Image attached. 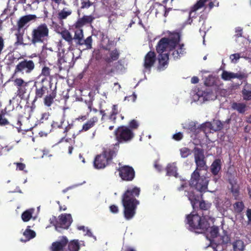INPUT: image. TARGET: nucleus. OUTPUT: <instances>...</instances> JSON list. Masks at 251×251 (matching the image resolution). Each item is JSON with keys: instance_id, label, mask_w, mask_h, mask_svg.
Masks as SVG:
<instances>
[{"instance_id": "60", "label": "nucleus", "mask_w": 251, "mask_h": 251, "mask_svg": "<svg viewBox=\"0 0 251 251\" xmlns=\"http://www.w3.org/2000/svg\"><path fill=\"white\" fill-rule=\"evenodd\" d=\"M74 125L73 124H68V126H65L64 129L63 133L65 134V136H66L67 132L73 128Z\"/></svg>"}, {"instance_id": "64", "label": "nucleus", "mask_w": 251, "mask_h": 251, "mask_svg": "<svg viewBox=\"0 0 251 251\" xmlns=\"http://www.w3.org/2000/svg\"><path fill=\"white\" fill-rule=\"evenodd\" d=\"M93 103L92 101H89L88 103V108L89 109L90 111H93L94 112L96 113L98 112V110L96 108H92Z\"/></svg>"}, {"instance_id": "37", "label": "nucleus", "mask_w": 251, "mask_h": 251, "mask_svg": "<svg viewBox=\"0 0 251 251\" xmlns=\"http://www.w3.org/2000/svg\"><path fill=\"white\" fill-rule=\"evenodd\" d=\"M50 72L51 69L49 67L45 66L42 69L40 76H44L45 77L44 78H45L46 80L47 77H50Z\"/></svg>"}, {"instance_id": "11", "label": "nucleus", "mask_w": 251, "mask_h": 251, "mask_svg": "<svg viewBox=\"0 0 251 251\" xmlns=\"http://www.w3.org/2000/svg\"><path fill=\"white\" fill-rule=\"evenodd\" d=\"M119 176L122 180L131 181L135 176V172L132 167L128 165H123L118 169Z\"/></svg>"}, {"instance_id": "46", "label": "nucleus", "mask_w": 251, "mask_h": 251, "mask_svg": "<svg viewBox=\"0 0 251 251\" xmlns=\"http://www.w3.org/2000/svg\"><path fill=\"white\" fill-rule=\"evenodd\" d=\"M14 84L17 87V88H18L25 85H26L27 83L25 82L22 78H17L14 80Z\"/></svg>"}, {"instance_id": "33", "label": "nucleus", "mask_w": 251, "mask_h": 251, "mask_svg": "<svg viewBox=\"0 0 251 251\" xmlns=\"http://www.w3.org/2000/svg\"><path fill=\"white\" fill-rule=\"evenodd\" d=\"M118 114V105L117 104H114L112 107V110L108 116V119L112 121L114 124H115L116 123V116Z\"/></svg>"}, {"instance_id": "22", "label": "nucleus", "mask_w": 251, "mask_h": 251, "mask_svg": "<svg viewBox=\"0 0 251 251\" xmlns=\"http://www.w3.org/2000/svg\"><path fill=\"white\" fill-rule=\"evenodd\" d=\"M36 18V16L35 15H28L21 17L17 22L18 30H20L29 21L35 20Z\"/></svg>"}, {"instance_id": "44", "label": "nucleus", "mask_w": 251, "mask_h": 251, "mask_svg": "<svg viewBox=\"0 0 251 251\" xmlns=\"http://www.w3.org/2000/svg\"><path fill=\"white\" fill-rule=\"evenodd\" d=\"M215 83V77L212 75H209L206 78L204 84L207 86H213Z\"/></svg>"}, {"instance_id": "1", "label": "nucleus", "mask_w": 251, "mask_h": 251, "mask_svg": "<svg viewBox=\"0 0 251 251\" xmlns=\"http://www.w3.org/2000/svg\"><path fill=\"white\" fill-rule=\"evenodd\" d=\"M199 208L202 212V216L197 213L191 212L186 216V223L189 225L190 229L197 233L206 231L210 226V223L213 224L215 218L211 214L210 209L212 203L201 200L198 201Z\"/></svg>"}, {"instance_id": "31", "label": "nucleus", "mask_w": 251, "mask_h": 251, "mask_svg": "<svg viewBox=\"0 0 251 251\" xmlns=\"http://www.w3.org/2000/svg\"><path fill=\"white\" fill-rule=\"evenodd\" d=\"M34 208H29L24 211L21 215V218L23 222H27L32 218V215L34 212Z\"/></svg>"}, {"instance_id": "4", "label": "nucleus", "mask_w": 251, "mask_h": 251, "mask_svg": "<svg viewBox=\"0 0 251 251\" xmlns=\"http://www.w3.org/2000/svg\"><path fill=\"white\" fill-rule=\"evenodd\" d=\"M49 37V29L45 23L41 24L34 28L31 32L30 45L36 46L38 44H45Z\"/></svg>"}, {"instance_id": "29", "label": "nucleus", "mask_w": 251, "mask_h": 251, "mask_svg": "<svg viewBox=\"0 0 251 251\" xmlns=\"http://www.w3.org/2000/svg\"><path fill=\"white\" fill-rule=\"evenodd\" d=\"M242 96L244 100H251V84L246 83L242 91Z\"/></svg>"}, {"instance_id": "52", "label": "nucleus", "mask_w": 251, "mask_h": 251, "mask_svg": "<svg viewBox=\"0 0 251 251\" xmlns=\"http://www.w3.org/2000/svg\"><path fill=\"white\" fill-rule=\"evenodd\" d=\"M9 122L7 120V119L4 118L2 114H0V126H4L6 125H9Z\"/></svg>"}, {"instance_id": "17", "label": "nucleus", "mask_w": 251, "mask_h": 251, "mask_svg": "<svg viewBox=\"0 0 251 251\" xmlns=\"http://www.w3.org/2000/svg\"><path fill=\"white\" fill-rule=\"evenodd\" d=\"M109 162L106 156L102 152L96 156L94 161V166L98 169H103L108 164Z\"/></svg>"}, {"instance_id": "13", "label": "nucleus", "mask_w": 251, "mask_h": 251, "mask_svg": "<svg viewBox=\"0 0 251 251\" xmlns=\"http://www.w3.org/2000/svg\"><path fill=\"white\" fill-rule=\"evenodd\" d=\"M45 80V78H42L41 84L39 86L34 85L35 89V97L32 101V105L38 100L41 99L45 95L49 92L48 87L44 85L43 82Z\"/></svg>"}, {"instance_id": "48", "label": "nucleus", "mask_w": 251, "mask_h": 251, "mask_svg": "<svg viewBox=\"0 0 251 251\" xmlns=\"http://www.w3.org/2000/svg\"><path fill=\"white\" fill-rule=\"evenodd\" d=\"M81 9L88 8L92 5V2L90 0H80Z\"/></svg>"}, {"instance_id": "12", "label": "nucleus", "mask_w": 251, "mask_h": 251, "mask_svg": "<svg viewBox=\"0 0 251 251\" xmlns=\"http://www.w3.org/2000/svg\"><path fill=\"white\" fill-rule=\"evenodd\" d=\"M224 124L219 120H214L212 123L206 122L201 125V129L205 132L206 129L213 130L215 131L221 130L223 128Z\"/></svg>"}, {"instance_id": "56", "label": "nucleus", "mask_w": 251, "mask_h": 251, "mask_svg": "<svg viewBox=\"0 0 251 251\" xmlns=\"http://www.w3.org/2000/svg\"><path fill=\"white\" fill-rule=\"evenodd\" d=\"M188 189V185H187V183L185 182V183H183L182 184H181L180 185V186L178 187L177 188V190L178 191H183L185 189Z\"/></svg>"}, {"instance_id": "39", "label": "nucleus", "mask_w": 251, "mask_h": 251, "mask_svg": "<svg viewBox=\"0 0 251 251\" xmlns=\"http://www.w3.org/2000/svg\"><path fill=\"white\" fill-rule=\"evenodd\" d=\"M234 210L235 212L240 213H241L244 208V204L242 201L236 202L233 204Z\"/></svg>"}, {"instance_id": "7", "label": "nucleus", "mask_w": 251, "mask_h": 251, "mask_svg": "<svg viewBox=\"0 0 251 251\" xmlns=\"http://www.w3.org/2000/svg\"><path fill=\"white\" fill-rule=\"evenodd\" d=\"M35 67V63L33 60L24 58L16 66L14 74L28 75L33 71Z\"/></svg>"}, {"instance_id": "3", "label": "nucleus", "mask_w": 251, "mask_h": 251, "mask_svg": "<svg viewBox=\"0 0 251 251\" xmlns=\"http://www.w3.org/2000/svg\"><path fill=\"white\" fill-rule=\"evenodd\" d=\"M180 35L178 32H173L170 34L168 37L162 38L156 46V50L158 53H163V52L173 50L179 43Z\"/></svg>"}, {"instance_id": "23", "label": "nucleus", "mask_w": 251, "mask_h": 251, "mask_svg": "<svg viewBox=\"0 0 251 251\" xmlns=\"http://www.w3.org/2000/svg\"><path fill=\"white\" fill-rule=\"evenodd\" d=\"M119 148V146H116L115 144L113 147L104 150L102 153L106 156L108 160L110 161L113 157L116 155Z\"/></svg>"}, {"instance_id": "27", "label": "nucleus", "mask_w": 251, "mask_h": 251, "mask_svg": "<svg viewBox=\"0 0 251 251\" xmlns=\"http://www.w3.org/2000/svg\"><path fill=\"white\" fill-rule=\"evenodd\" d=\"M30 226H27L26 229L23 233V235L25 236V239H21V241L26 242L30 239L34 238L36 236L35 232L30 229Z\"/></svg>"}, {"instance_id": "6", "label": "nucleus", "mask_w": 251, "mask_h": 251, "mask_svg": "<svg viewBox=\"0 0 251 251\" xmlns=\"http://www.w3.org/2000/svg\"><path fill=\"white\" fill-rule=\"evenodd\" d=\"M190 185L201 193L207 191L208 181L204 176H200V173L195 170L191 174Z\"/></svg>"}, {"instance_id": "26", "label": "nucleus", "mask_w": 251, "mask_h": 251, "mask_svg": "<svg viewBox=\"0 0 251 251\" xmlns=\"http://www.w3.org/2000/svg\"><path fill=\"white\" fill-rule=\"evenodd\" d=\"M72 14V10L67 7H64L61 10L59 11L57 14L58 19L62 21L63 20L66 19L67 17L70 16Z\"/></svg>"}, {"instance_id": "19", "label": "nucleus", "mask_w": 251, "mask_h": 251, "mask_svg": "<svg viewBox=\"0 0 251 251\" xmlns=\"http://www.w3.org/2000/svg\"><path fill=\"white\" fill-rule=\"evenodd\" d=\"M184 195L188 198V200L190 201L191 205L194 209L196 205L198 203L199 201V196L196 195L193 190L191 188L185 190Z\"/></svg>"}, {"instance_id": "61", "label": "nucleus", "mask_w": 251, "mask_h": 251, "mask_svg": "<svg viewBox=\"0 0 251 251\" xmlns=\"http://www.w3.org/2000/svg\"><path fill=\"white\" fill-rule=\"evenodd\" d=\"M4 47V42L2 37L0 36V55L2 53V51Z\"/></svg>"}, {"instance_id": "42", "label": "nucleus", "mask_w": 251, "mask_h": 251, "mask_svg": "<svg viewBox=\"0 0 251 251\" xmlns=\"http://www.w3.org/2000/svg\"><path fill=\"white\" fill-rule=\"evenodd\" d=\"M231 192L235 200H238L239 196V188L238 186L232 185Z\"/></svg>"}, {"instance_id": "2", "label": "nucleus", "mask_w": 251, "mask_h": 251, "mask_svg": "<svg viewBox=\"0 0 251 251\" xmlns=\"http://www.w3.org/2000/svg\"><path fill=\"white\" fill-rule=\"evenodd\" d=\"M140 188L134 186L128 188L122 196V202L124 207V216L127 220L132 219L135 214L139 201L137 200L140 193Z\"/></svg>"}, {"instance_id": "32", "label": "nucleus", "mask_w": 251, "mask_h": 251, "mask_svg": "<svg viewBox=\"0 0 251 251\" xmlns=\"http://www.w3.org/2000/svg\"><path fill=\"white\" fill-rule=\"evenodd\" d=\"M231 107L232 109L241 114H244L247 110V106L244 103L233 102Z\"/></svg>"}, {"instance_id": "59", "label": "nucleus", "mask_w": 251, "mask_h": 251, "mask_svg": "<svg viewBox=\"0 0 251 251\" xmlns=\"http://www.w3.org/2000/svg\"><path fill=\"white\" fill-rule=\"evenodd\" d=\"M240 55L239 53H234L230 55V59L231 60L232 62H234V60L236 61L240 58ZM234 62V63H235Z\"/></svg>"}, {"instance_id": "20", "label": "nucleus", "mask_w": 251, "mask_h": 251, "mask_svg": "<svg viewBox=\"0 0 251 251\" xmlns=\"http://www.w3.org/2000/svg\"><path fill=\"white\" fill-rule=\"evenodd\" d=\"M57 92L55 89L51 90L48 93L43 99L44 105L47 107H50L54 102V100L56 98Z\"/></svg>"}, {"instance_id": "49", "label": "nucleus", "mask_w": 251, "mask_h": 251, "mask_svg": "<svg viewBox=\"0 0 251 251\" xmlns=\"http://www.w3.org/2000/svg\"><path fill=\"white\" fill-rule=\"evenodd\" d=\"M127 127H129L132 131L134 129H136L139 127V124L138 122L133 119L130 121L128 124V126H127Z\"/></svg>"}, {"instance_id": "63", "label": "nucleus", "mask_w": 251, "mask_h": 251, "mask_svg": "<svg viewBox=\"0 0 251 251\" xmlns=\"http://www.w3.org/2000/svg\"><path fill=\"white\" fill-rule=\"evenodd\" d=\"M52 2H54L57 5H59L61 3H62L64 5H67V2L65 0H50Z\"/></svg>"}, {"instance_id": "24", "label": "nucleus", "mask_w": 251, "mask_h": 251, "mask_svg": "<svg viewBox=\"0 0 251 251\" xmlns=\"http://www.w3.org/2000/svg\"><path fill=\"white\" fill-rule=\"evenodd\" d=\"M172 55L175 60L180 59L181 56L186 53L185 48L183 44H179L178 48L172 50Z\"/></svg>"}, {"instance_id": "38", "label": "nucleus", "mask_w": 251, "mask_h": 251, "mask_svg": "<svg viewBox=\"0 0 251 251\" xmlns=\"http://www.w3.org/2000/svg\"><path fill=\"white\" fill-rule=\"evenodd\" d=\"M16 36V41L15 42L14 45L15 46H19L20 45L25 46L26 44H25L23 42V34L20 32L15 34Z\"/></svg>"}, {"instance_id": "47", "label": "nucleus", "mask_w": 251, "mask_h": 251, "mask_svg": "<svg viewBox=\"0 0 251 251\" xmlns=\"http://www.w3.org/2000/svg\"><path fill=\"white\" fill-rule=\"evenodd\" d=\"M26 85H25L23 86L17 88V95L20 98H22L24 94L26 93V89L25 86Z\"/></svg>"}, {"instance_id": "5", "label": "nucleus", "mask_w": 251, "mask_h": 251, "mask_svg": "<svg viewBox=\"0 0 251 251\" xmlns=\"http://www.w3.org/2000/svg\"><path fill=\"white\" fill-rule=\"evenodd\" d=\"M115 139L117 141L116 146L120 144L127 143L130 142L134 137L135 134L129 127L125 126H121L117 128L114 131Z\"/></svg>"}, {"instance_id": "25", "label": "nucleus", "mask_w": 251, "mask_h": 251, "mask_svg": "<svg viewBox=\"0 0 251 251\" xmlns=\"http://www.w3.org/2000/svg\"><path fill=\"white\" fill-rule=\"evenodd\" d=\"M98 120L99 119L97 116H93L83 125L81 131H88L95 126V125L98 122Z\"/></svg>"}, {"instance_id": "21", "label": "nucleus", "mask_w": 251, "mask_h": 251, "mask_svg": "<svg viewBox=\"0 0 251 251\" xmlns=\"http://www.w3.org/2000/svg\"><path fill=\"white\" fill-rule=\"evenodd\" d=\"M95 18L92 15H84L82 18H79L75 23L76 27L80 28L85 25L91 24Z\"/></svg>"}, {"instance_id": "41", "label": "nucleus", "mask_w": 251, "mask_h": 251, "mask_svg": "<svg viewBox=\"0 0 251 251\" xmlns=\"http://www.w3.org/2000/svg\"><path fill=\"white\" fill-rule=\"evenodd\" d=\"M179 151L181 157L182 158L187 157L192 153V151L190 150V149L186 147L181 148Z\"/></svg>"}, {"instance_id": "30", "label": "nucleus", "mask_w": 251, "mask_h": 251, "mask_svg": "<svg viewBox=\"0 0 251 251\" xmlns=\"http://www.w3.org/2000/svg\"><path fill=\"white\" fill-rule=\"evenodd\" d=\"M177 170V167L174 164H168L166 168L167 176L177 177L178 174Z\"/></svg>"}, {"instance_id": "28", "label": "nucleus", "mask_w": 251, "mask_h": 251, "mask_svg": "<svg viewBox=\"0 0 251 251\" xmlns=\"http://www.w3.org/2000/svg\"><path fill=\"white\" fill-rule=\"evenodd\" d=\"M221 169V161L219 159H215L212 163L210 167V170L211 173L216 176L218 174L219 172Z\"/></svg>"}, {"instance_id": "34", "label": "nucleus", "mask_w": 251, "mask_h": 251, "mask_svg": "<svg viewBox=\"0 0 251 251\" xmlns=\"http://www.w3.org/2000/svg\"><path fill=\"white\" fill-rule=\"evenodd\" d=\"M69 251H79L80 245L78 240H72L68 245Z\"/></svg>"}, {"instance_id": "14", "label": "nucleus", "mask_w": 251, "mask_h": 251, "mask_svg": "<svg viewBox=\"0 0 251 251\" xmlns=\"http://www.w3.org/2000/svg\"><path fill=\"white\" fill-rule=\"evenodd\" d=\"M208 0H199L196 3L191 7L189 14V17L187 21L184 23V25H191L193 22L192 18L195 17V14L193 15V13L197 10L201 8L204 6L205 2Z\"/></svg>"}, {"instance_id": "54", "label": "nucleus", "mask_w": 251, "mask_h": 251, "mask_svg": "<svg viewBox=\"0 0 251 251\" xmlns=\"http://www.w3.org/2000/svg\"><path fill=\"white\" fill-rule=\"evenodd\" d=\"M16 165V169L20 171H24L25 168V165L23 163L15 162L14 163Z\"/></svg>"}, {"instance_id": "51", "label": "nucleus", "mask_w": 251, "mask_h": 251, "mask_svg": "<svg viewBox=\"0 0 251 251\" xmlns=\"http://www.w3.org/2000/svg\"><path fill=\"white\" fill-rule=\"evenodd\" d=\"M16 57H15L14 54L12 53H9L8 55V59L7 62V65L8 66L12 65L15 62L16 60Z\"/></svg>"}, {"instance_id": "50", "label": "nucleus", "mask_w": 251, "mask_h": 251, "mask_svg": "<svg viewBox=\"0 0 251 251\" xmlns=\"http://www.w3.org/2000/svg\"><path fill=\"white\" fill-rule=\"evenodd\" d=\"M64 120L62 119L60 122L53 121L51 126L53 128H63V124L64 123Z\"/></svg>"}, {"instance_id": "45", "label": "nucleus", "mask_w": 251, "mask_h": 251, "mask_svg": "<svg viewBox=\"0 0 251 251\" xmlns=\"http://www.w3.org/2000/svg\"><path fill=\"white\" fill-rule=\"evenodd\" d=\"M219 229L218 226H212L210 230V237L212 238L217 237L219 234Z\"/></svg>"}, {"instance_id": "18", "label": "nucleus", "mask_w": 251, "mask_h": 251, "mask_svg": "<svg viewBox=\"0 0 251 251\" xmlns=\"http://www.w3.org/2000/svg\"><path fill=\"white\" fill-rule=\"evenodd\" d=\"M169 54L168 53H159L158 69L159 70H164L169 64Z\"/></svg>"}, {"instance_id": "35", "label": "nucleus", "mask_w": 251, "mask_h": 251, "mask_svg": "<svg viewBox=\"0 0 251 251\" xmlns=\"http://www.w3.org/2000/svg\"><path fill=\"white\" fill-rule=\"evenodd\" d=\"M62 38L67 41L69 45H71L73 43V38L68 30L65 29L64 31L60 34Z\"/></svg>"}, {"instance_id": "15", "label": "nucleus", "mask_w": 251, "mask_h": 251, "mask_svg": "<svg viewBox=\"0 0 251 251\" xmlns=\"http://www.w3.org/2000/svg\"><path fill=\"white\" fill-rule=\"evenodd\" d=\"M156 59V54L153 51H149L144 57V67L145 69L150 71L154 65Z\"/></svg>"}, {"instance_id": "9", "label": "nucleus", "mask_w": 251, "mask_h": 251, "mask_svg": "<svg viewBox=\"0 0 251 251\" xmlns=\"http://www.w3.org/2000/svg\"><path fill=\"white\" fill-rule=\"evenodd\" d=\"M195 162L196 165L195 170L199 172L201 170H206L207 168L206 160L204 155V150L201 148L195 147L193 150Z\"/></svg>"}, {"instance_id": "57", "label": "nucleus", "mask_w": 251, "mask_h": 251, "mask_svg": "<svg viewBox=\"0 0 251 251\" xmlns=\"http://www.w3.org/2000/svg\"><path fill=\"white\" fill-rule=\"evenodd\" d=\"M246 77L244 74L242 73H234L233 78H237L240 80L243 79Z\"/></svg>"}, {"instance_id": "8", "label": "nucleus", "mask_w": 251, "mask_h": 251, "mask_svg": "<svg viewBox=\"0 0 251 251\" xmlns=\"http://www.w3.org/2000/svg\"><path fill=\"white\" fill-rule=\"evenodd\" d=\"M50 223L58 228L68 229L73 222L72 216L70 214H62L57 219L55 216L50 219Z\"/></svg>"}, {"instance_id": "62", "label": "nucleus", "mask_w": 251, "mask_h": 251, "mask_svg": "<svg viewBox=\"0 0 251 251\" xmlns=\"http://www.w3.org/2000/svg\"><path fill=\"white\" fill-rule=\"evenodd\" d=\"M66 28L59 25L56 26L55 31L59 34H61Z\"/></svg>"}, {"instance_id": "36", "label": "nucleus", "mask_w": 251, "mask_h": 251, "mask_svg": "<svg viewBox=\"0 0 251 251\" xmlns=\"http://www.w3.org/2000/svg\"><path fill=\"white\" fill-rule=\"evenodd\" d=\"M233 247L234 251H243L245 246L242 240H237L233 243Z\"/></svg>"}, {"instance_id": "53", "label": "nucleus", "mask_w": 251, "mask_h": 251, "mask_svg": "<svg viewBox=\"0 0 251 251\" xmlns=\"http://www.w3.org/2000/svg\"><path fill=\"white\" fill-rule=\"evenodd\" d=\"M183 138V135L182 132H179L176 133L173 136V139L175 141H180Z\"/></svg>"}, {"instance_id": "55", "label": "nucleus", "mask_w": 251, "mask_h": 251, "mask_svg": "<svg viewBox=\"0 0 251 251\" xmlns=\"http://www.w3.org/2000/svg\"><path fill=\"white\" fill-rule=\"evenodd\" d=\"M109 209L110 212L114 214H117L119 211L118 207L115 204L110 205L109 206Z\"/></svg>"}, {"instance_id": "40", "label": "nucleus", "mask_w": 251, "mask_h": 251, "mask_svg": "<svg viewBox=\"0 0 251 251\" xmlns=\"http://www.w3.org/2000/svg\"><path fill=\"white\" fill-rule=\"evenodd\" d=\"M234 73L231 72H229L226 71H223L222 75L221 78L226 81L229 80L233 78Z\"/></svg>"}, {"instance_id": "10", "label": "nucleus", "mask_w": 251, "mask_h": 251, "mask_svg": "<svg viewBox=\"0 0 251 251\" xmlns=\"http://www.w3.org/2000/svg\"><path fill=\"white\" fill-rule=\"evenodd\" d=\"M83 31L82 29L79 28L75 31L73 40L75 41L76 45H85V49H91L93 41L92 36H88L85 40H83Z\"/></svg>"}, {"instance_id": "16", "label": "nucleus", "mask_w": 251, "mask_h": 251, "mask_svg": "<svg viewBox=\"0 0 251 251\" xmlns=\"http://www.w3.org/2000/svg\"><path fill=\"white\" fill-rule=\"evenodd\" d=\"M104 50L109 51V56L105 57V61L110 63L114 61L117 60L120 57V51L119 50L115 48L113 50H110L109 45H107L103 48Z\"/></svg>"}, {"instance_id": "43", "label": "nucleus", "mask_w": 251, "mask_h": 251, "mask_svg": "<svg viewBox=\"0 0 251 251\" xmlns=\"http://www.w3.org/2000/svg\"><path fill=\"white\" fill-rule=\"evenodd\" d=\"M188 129L194 133H198L199 132V130H202L201 129V126L200 127V128L197 127L195 123L193 122L189 123L188 125Z\"/></svg>"}, {"instance_id": "58", "label": "nucleus", "mask_w": 251, "mask_h": 251, "mask_svg": "<svg viewBox=\"0 0 251 251\" xmlns=\"http://www.w3.org/2000/svg\"><path fill=\"white\" fill-rule=\"evenodd\" d=\"M235 36L236 37L239 38L241 37L242 35V28L240 27H237L235 30Z\"/></svg>"}]
</instances>
